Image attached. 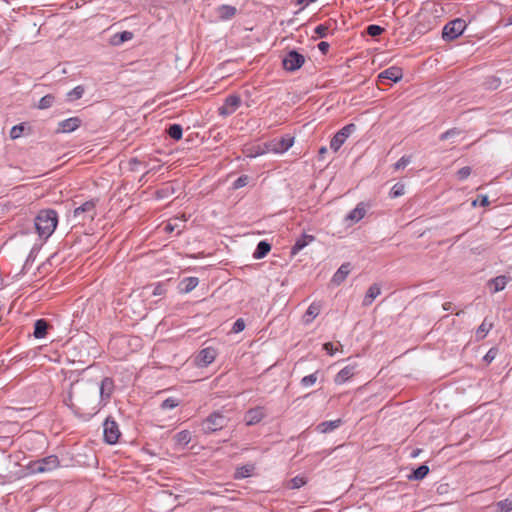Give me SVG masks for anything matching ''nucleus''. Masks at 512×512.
Here are the masks:
<instances>
[{
    "mask_svg": "<svg viewBox=\"0 0 512 512\" xmlns=\"http://www.w3.org/2000/svg\"><path fill=\"white\" fill-rule=\"evenodd\" d=\"M113 392L114 382L109 377L100 382L82 378L71 384L66 404L76 416L89 420L107 404Z\"/></svg>",
    "mask_w": 512,
    "mask_h": 512,
    "instance_id": "1",
    "label": "nucleus"
},
{
    "mask_svg": "<svg viewBox=\"0 0 512 512\" xmlns=\"http://www.w3.org/2000/svg\"><path fill=\"white\" fill-rule=\"evenodd\" d=\"M58 223L57 213L54 210H42L34 220L35 229L38 235L43 238H49L55 231Z\"/></svg>",
    "mask_w": 512,
    "mask_h": 512,
    "instance_id": "2",
    "label": "nucleus"
},
{
    "mask_svg": "<svg viewBox=\"0 0 512 512\" xmlns=\"http://www.w3.org/2000/svg\"><path fill=\"white\" fill-rule=\"evenodd\" d=\"M294 143V138L289 135L266 140L258 144V157L268 153L282 154L286 152Z\"/></svg>",
    "mask_w": 512,
    "mask_h": 512,
    "instance_id": "3",
    "label": "nucleus"
},
{
    "mask_svg": "<svg viewBox=\"0 0 512 512\" xmlns=\"http://www.w3.org/2000/svg\"><path fill=\"white\" fill-rule=\"evenodd\" d=\"M59 465L60 462L58 457L55 455H50L40 460L31 462L28 465V470L33 474L47 473L55 470L57 467H59Z\"/></svg>",
    "mask_w": 512,
    "mask_h": 512,
    "instance_id": "4",
    "label": "nucleus"
},
{
    "mask_svg": "<svg viewBox=\"0 0 512 512\" xmlns=\"http://www.w3.org/2000/svg\"><path fill=\"white\" fill-rule=\"evenodd\" d=\"M96 216L95 202L87 201L73 212V220L78 224H85L92 221Z\"/></svg>",
    "mask_w": 512,
    "mask_h": 512,
    "instance_id": "5",
    "label": "nucleus"
},
{
    "mask_svg": "<svg viewBox=\"0 0 512 512\" xmlns=\"http://www.w3.org/2000/svg\"><path fill=\"white\" fill-rule=\"evenodd\" d=\"M466 28L464 19L456 18L448 22L442 30V37L446 41H451L461 36Z\"/></svg>",
    "mask_w": 512,
    "mask_h": 512,
    "instance_id": "6",
    "label": "nucleus"
},
{
    "mask_svg": "<svg viewBox=\"0 0 512 512\" xmlns=\"http://www.w3.org/2000/svg\"><path fill=\"white\" fill-rule=\"evenodd\" d=\"M227 424L228 418L224 414L214 412L203 422L202 429L205 433H213L226 427Z\"/></svg>",
    "mask_w": 512,
    "mask_h": 512,
    "instance_id": "7",
    "label": "nucleus"
},
{
    "mask_svg": "<svg viewBox=\"0 0 512 512\" xmlns=\"http://www.w3.org/2000/svg\"><path fill=\"white\" fill-rule=\"evenodd\" d=\"M305 63L304 55L300 54L296 50H290L283 57L282 64L286 71H296L300 69Z\"/></svg>",
    "mask_w": 512,
    "mask_h": 512,
    "instance_id": "8",
    "label": "nucleus"
},
{
    "mask_svg": "<svg viewBox=\"0 0 512 512\" xmlns=\"http://www.w3.org/2000/svg\"><path fill=\"white\" fill-rule=\"evenodd\" d=\"M356 130V125L353 123L345 125L341 128L331 139L330 148L333 151H338L340 147L344 144L346 139Z\"/></svg>",
    "mask_w": 512,
    "mask_h": 512,
    "instance_id": "9",
    "label": "nucleus"
},
{
    "mask_svg": "<svg viewBox=\"0 0 512 512\" xmlns=\"http://www.w3.org/2000/svg\"><path fill=\"white\" fill-rule=\"evenodd\" d=\"M103 428L104 440L108 444H115L120 437L117 423L107 418L103 424Z\"/></svg>",
    "mask_w": 512,
    "mask_h": 512,
    "instance_id": "10",
    "label": "nucleus"
},
{
    "mask_svg": "<svg viewBox=\"0 0 512 512\" xmlns=\"http://www.w3.org/2000/svg\"><path fill=\"white\" fill-rule=\"evenodd\" d=\"M240 105V98L236 95H230L226 98L224 104L219 107V114L226 117L233 114Z\"/></svg>",
    "mask_w": 512,
    "mask_h": 512,
    "instance_id": "11",
    "label": "nucleus"
},
{
    "mask_svg": "<svg viewBox=\"0 0 512 512\" xmlns=\"http://www.w3.org/2000/svg\"><path fill=\"white\" fill-rule=\"evenodd\" d=\"M403 77V70L398 66H391L384 71H382L378 75L379 82H382L384 79L391 80L393 82H398Z\"/></svg>",
    "mask_w": 512,
    "mask_h": 512,
    "instance_id": "12",
    "label": "nucleus"
},
{
    "mask_svg": "<svg viewBox=\"0 0 512 512\" xmlns=\"http://www.w3.org/2000/svg\"><path fill=\"white\" fill-rule=\"evenodd\" d=\"M82 121L79 117H71L58 124V133H70L80 127Z\"/></svg>",
    "mask_w": 512,
    "mask_h": 512,
    "instance_id": "13",
    "label": "nucleus"
},
{
    "mask_svg": "<svg viewBox=\"0 0 512 512\" xmlns=\"http://www.w3.org/2000/svg\"><path fill=\"white\" fill-rule=\"evenodd\" d=\"M215 357H216L215 349L208 347V348L202 349L199 352V354L196 358V363L198 366L206 367L215 360Z\"/></svg>",
    "mask_w": 512,
    "mask_h": 512,
    "instance_id": "14",
    "label": "nucleus"
},
{
    "mask_svg": "<svg viewBox=\"0 0 512 512\" xmlns=\"http://www.w3.org/2000/svg\"><path fill=\"white\" fill-rule=\"evenodd\" d=\"M356 368H357L356 364H349V365L345 366L335 376V379H334L335 383L336 384H343L346 381H348L356 373Z\"/></svg>",
    "mask_w": 512,
    "mask_h": 512,
    "instance_id": "15",
    "label": "nucleus"
},
{
    "mask_svg": "<svg viewBox=\"0 0 512 512\" xmlns=\"http://www.w3.org/2000/svg\"><path fill=\"white\" fill-rule=\"evenodd\" d=\"M351 271L350 263H343L339 269L334 273L332 277V283L335 285H340L346 277L349 275Z\"/></svg>",
    "mask_w": 512,
    "mask_h": 512,
    "instance_id": "16",
    "label": "nucleus"
},
{
    "mask_svg": "<svg viewBox=\"0 0 512 512\" xmlns=\"http://www.w3.org/2000/svg\"><path fill=\"white\" fill-rule=\"evenodd\" d=\"M365 214V204L363 202H360L352 211L348 213V215L346 216V220L356 223L360 221L362 218H364Z\"/></svg>",
    "mask_w": 512,
    "mask_h": 512,
    "instance_id": "17",
    "label": "nucleus"
},
{
    "mask_svg": "<svg viewBox=\"0 0 512 512\" xmlns=\"http://www.w3.org/2000/svg\"><path fill=\"white\" fill-rule=\"evenodd\" d=\"M315 237L308 234H302L295 242L291 249V254L295 255L299 251H301L304 247H306L309 243L314 241Z\"/></svg>",
    "mask_w": 512,
    "mask_h": 512,
    "instance_id": "18",
    "label": "nucleus"
},
{
    "mask_svg": "<svg viewBox=\"0 0 512 512\" xmlns=\"http://www.w3.org/2000/svg\"><path fill=\"white\" fill-rule=\"evenodd\" d=\"M380 293H381V288L378 284L371 285L368 288V290L364 296L362 305L370 306L372 304V302L380 295Z\"/></svg>",
    "mask_w": 512,
    "mask_h": 512,
    "instance_id": "19",
    "label": "nucleus"
},
{
    "mask_svg": "<svg viewBox=\"0 0 512 512\" xmlns=\"http://www.w3.org/2000/svg\"><path fill=\"white\" fill-rule=\"evenodd\" d=\"M342 423L341 419L331 420V421H323L317 425V431L320 433H329L333 430L337 429Z\"/></svg>",
    "mask_w": 512,
    "mask_h": 512,
    "instance_id": "20",
    "label": "nucleus"
},
{
    "mask_svg": "<svg viewBox=\"0 0 512 512\" xmlns=\"http://www.w3.org/2000/svg\"><path fill=\"white\" fill-rule=\"evenodd\" d=\"M320 313V305L317 303H312L306 310L303 321L305 324L311 323Z\"/></svg>",
    "mask_w": 512,
    "mask_h": 512,
    "instance_id": "21",
    "label": "nucleus"
},
{
    "mask_svg": "<svg viewBox=\"0 0 512 512\" xmlns=\"http://www.w3.org/2000/svg\"><path fill=\"white\" fill-rule=\"evenodd\" d=\"M236 14V8L230 5H222L217 8L218 18L221 20H228Z\"/></svg>",
    "mask_w": 512,
    "mask_h": 512,
    "instance_id": "22",
    "label": "nucleus"
},
{
    "mask_svg": "<svg viewBox=\"0 0 512 512\" xmlns=\"http://www.w3.org/2000/svg\"><path fill=\"white\" fill-rule=\"evenodd\" d=\"M198 283L199 280L196 277L185 278L180 283V291L182 293H189L197 287Z\"/></svg>",
    "mask_w": 512,
    "mask_h": 512,
    "instance_id": "23",
    "label": "nucleus"
},
{
    "mask_svg": "<svg viewBox=\"0 0 512 512\" xmlns=\"http://www.w3.org/2000/svg\"><path fill=\"white\" fill-rule=\"evenodd\" d=\"M133 38V33L132 32H129V31H123L121 33H117L115 34L111 40H110V43L112 45H115V46H118V45H121L122 43L126 42V41H129Z\"/></svg>",
    "mask_w": 512,
    "mask_h": 512,
    "instance_id": "24",
    "label": "nucleus"
},
{
    "mask_svg": "<svg viewBox=\"0 0 512 512\" xmlns=\"http://www.w3.org/2000/svg\"><path fill=\"white\" fill-rule=\"evenodd\" d=\"M47 329H48V323L43 320V319H39L35 322V326H34V336L36 338H43L45 337L46 333H47Z\"/></svg>",
    "mask_w": 512,
    "mask_h": 512,
    "instance_id": "25",
    "label": "nucleus"
},
{
    "mask_svg": "<svg viewBox=\"0 0 512 512\" xmlns=\"http://www.w3.org/2000/svg\"><path fill=\"white\" fill-rule=\"evenodd\" d=\"M493 324L489 322L487 318L483 320L481 325L478 327L476 331V337L478 340L484 339L487 333L492 329Z\"/></svg>",
    "mask_w": 512,
    "mask_h": 512,
    "instance_id": "26",
    "label": "nucleus"
},
{
    "mask_svg": "<svg viewBox=\"0 0 512 512\" xmlns=\"http://www.w3.org/2000/svg\"><path fill=\"white\" fill-rule=\"evenodd\" d=\"M507 282L508 277L501 275L490 280L489 284L494 286L493 292H499L505 288Z\"/></svg>",
    "mask_w": 512,
    "mask_h": 512,
    "instance_id": "27",
    "label": "nucleus"
},
{
    "mask_svg": "<svg viewBox=\"0 0 512 512\" xmlns=\"http://www.w3.org/2000/svg\"><path fill=\"white\" fill-rule=\"evenodd\" d=\"M429 473V467L425 464L420 465L408 477L410 480H422Z\"/></svg>",
    "mask_w": 512,
    "mask_h": 512,
    "instance_id": "28",
    "label": "nucleus"
},
{
    "mask_svg": "<svg viewBox=\"0 0 512 512\" xmlns=\"http://www.w3.org/2000/svg\"><path fill=\"white\" fill-rule=\"evenodd\" d=\"M306 484V479L303 476L297 475L293 477L287 484L289 489H299Z\"/></svg>",
    "mask_w": 512,
    "mask_h": 512,
    "instance_id": "29",
    "label": "nucleus"
},
{
    "mask_svg": "<svg viewBox=\"0 0 512 512\" xmlns=\"http://www.w3.org/2000/svg\"><path fill=\"white\" fill-rule=\"evenodd\" d=\"M271 250V244L266 241L258 242V259L264 258Z\"/></svg>",
    "mask_w": 512,
    "mask_h": 512,
    "instance_id": "30",
    "label": "nucleus"
},
{
    "mask_svg": "<svg viewBox=\"0 0 512 512\" xmlns=\"http://www.w3.org/2000/svg\"><path fill=\"white\" fill-rule=\"evenodd\" d=\"M512 511V499H504L496 503V512Z\"/></svg>",
    "mask_w": 512,
    "mask_h": 512,
    "instance_id": "31",
    "label": "nucleus"
},
{
    "mask_svg": "<svg viewBox=\"0 0 512 512\" xmlns=\"http://www.w3.org/2000/svg\"><path fill=\"white\" fill-rule=\"evenodd\" d=\"M404 193H405V185L401 182H397L391 188L389 195L391 198H397V197L404 195Z\"/></svg>",
    "mask_w": 512,
    "mask_h": 512,
    "instance_id": "32",
    "label": "nucleus"
},
{
    "mask_svg": "<svg viewBox=\"0 0 512 512\" xmlns=\"http://www.w3.org/2000/svg\"><path fill=\"white\" fill-rule=\"evenodd\" d=\"M186 221V219H179L174 218L172 221H170L164 228V230L168 233H171L175 230H178L177 233H180L179 227L180 223Z\"/></svg>",
    "mask_w": 512,
    "mask_h": 512,
    "instance_id": "33",
    "label": "nucleus"
},
{
    "mask_svg": "<svg viewBox=\"0 0 512 512\" xmlns=\"http://www.w3.org/2000/svg\"><path fill=\"white\" fill-rule=\"evenodd\" d=\"M169 136L174 140H179L182 137V127L178 124H173L168 129Z\"/></svg>",
    "mask_w": 512,
    "mask_h": 512,
    "instance_id": "34",
    "label": "nucleus"
},
{
    "mask_svg": "<svg viewBox=\"0 0 512 512\" xmlns=\"http://www.w3.org/2000/svg\"><path fill=\"white\" fill-rule=\"evenodd\" d=\"M254 467L252 465L243 466L237 469L235 473L236 478H245L252 475Z\"/></svg>",
    "mask_w": 512,
    "mask_h": 512,
    "instance_id": "35",
    "label": "nucleus"
},
{
    "mask_svg": "<svg viewBox=\"0 0 512 512\" xmlns=\"http://www.w3.org/2000/svg\"><path fill=\"white\" fill-rule=\"evenodd\" d=\"M317 375H318V371L303 377L300 382L301 385L303 387H310V386L314 385L318 379Z\"/></svg>",
    "mask_w": 512,
    "mask_h": 512,
    "instance_id": "36",
    "label": "nucleus"
},
{
    "mask_svg": "<svg viewBox=\"0 0 512 512\" xmlns=\"http://www.w3.org/2000/svg\"><path fill=\"white\" fill-rule=\"evenodd\" d=\"M84 87L82 85H79V86H76L74 89H72L69 93H68V97L70 100H78L80 99L83 94H84Z\"/></svg>",
    "mask_w": 512,
    "mask_h": 512,
    "instance_id": "37",
    "label": "nucleus"
},
{
    "mask_svg": "<svg viewBox=\"0 0 512 512\" xmlns=\"http://www.w3.org/2000/svg\"><path fill=\"white\" fill-rule=\"evenodd\" d=\"M25 130L24 124H18L11 128L10 130V138L15 140L22 136Z\"/></svg>",
    "mask_w": 512,
    "mask_h": 512,
    "instance_id": "38",
    "label": "nucleus"
},
{
    "mask_svg": "<svg viewBox=\"0 0 512 512\" xmlns=\"http://www.w3.org/2000/svg\"><path fill=\"white\" fill-rule=\"evenodd\" d=\"M366 32L368 35L372 37H376L381 35L384 32V28L379 25L371 24L366 28Z\"/></svg>",
    "mask_w": 512,
    "mask_h": 512,
    "instance_id": "39",
    "label": "nucleus"
},
{
    "mask_svg": "<svg viewBox=\"0 0 512 512\" xmlns=\"http://www.w3.org/2000/svg\"><path fill=\"white\" fill-rule=\"evenodd\" d=\"M462 133V130L458 129V128H451L447 131H445L444 133H442L440 136H439V139L441 141H444V140H447L451 137H454V136H457V135H460Z\"/></svg>",
    "mask_w": 512,
    "mask_h": 512,
    "instance_id": "40",
    "label": "nucleus"
},
{
    "mask_svg": "<svg viewBox=\"0 0 512 512\" xmlns=\"http://www.w3.org/2000/svg\"><path fill=\"white\" fill-rule=\"evenodd\" d=\"M53 102L54 97L52 95H45L40 99L38 107L40 109H47L52 106Z\"/></svg>",
    "mask_w": 512,
    "mask_h": 512,
    "instance_id": "41",
    "label": "nucleus"
},
{
    "mask_svg": "<svg viewBox=\"0 0 512 512\" xmlns=\"http://www.w3.org/2000/svg\"><path fill=\"white\" fill-rule=\"evenodd\" d=\"M411 162V156L404 155L402 156L395 164V170L404 169Z\"/></svg>",
    "mask_w": 512,
    "mask_h": 512,
    "instance_id": "42",
    "label": "nucleus"
},
{
    "mask_svg": "<svg viewBox=\"0 0 512 512\" xmlns=\"http://www.w3.org/2000/svg\"><path fill=\"white\" fill-rule=\"evenodd\" d=\"M177 441L181 444H188L191 440V434L189 431H181L176 436Z\"/></svg>",
    "mask_w": 512,
    "mask_h": 512,
    "instance_id": "43",
    "label": "nucleus"
},
{
    "mask_svg": "<svg viewBox=\"0 0 512 512\" xmlns=\"http://www.w3.org/2000/svg\"><path fill=\"white\" fill-rule=\"evenodd\" d=\"M497 354H498V349L496 347H492L485 354V356L483 357V360L487 364H490L496 358Z\"/></svg>",
    "mask_w": 512,
    "mask_h": 512,
    "instance_id": "44",
    "label": "nucleus"
},
{
    "mask_svg": "<svg viewBox=\"0 0 512 512\" xmlns=\"http://www.w3.org/2000/svg\"><path fill=\"white\" fill-rule=\"evenodd\" d=\"M179 405V402L175 398H167L161 404L163 409H173Z\"/></svg>",
    "mask_w": 512,
    "mask_h": 512,
    "instance_id": "45",
    "label": "nucleus"
},
{
    "mask_svg": "<svg viewBox=\"0 0 512 512\" xmlns=\"http://www.w3.org/2000/svg\"><path fill=\"white\" fill-rule=\"evenodd\" d=\"M248 180H249L248 176H246V175L240 176V177H239V178L234 182V184H233V188H234V189H239V188H242V187L246 186V185H247V183H248Z\"/></svg>",
    "mask_w": 512,
    "mask_h": 512,
    "instance_id": "46",
    "label": "nucleus"
},
{
    "mask_svg": "<svg viewBox=\"0 0 512 512\" xmlns=\"http://www.w3.org/2000/svg\"><path fill=\"white\" fill-rule=\"evenodd\" d=\"M470 174H471V168L468 166L462 167L461 169H459L457 171V176H458V179H460V180H464V179L468 178Z\"/></svg>",
    "mask_w": 512,
    "mask_h": 512,
    "instance_id": "47",
    "label": "nucleus"
},
{
    "mask_svg": "<svg viewBox=\"0 0 512 512\" xmlns=\"http://www.w3.org/2000/svg\"><path fill=\"white\" fill-rule=\"evenodd\" d=\"M244 329H245V322L243 319L239 318L234 323V325L232 327V332L239 333V332L243 331Z\"/></svg>",
    "mask_w": 512,
    "mask_h": 512,
    "instance_id": "48",
    "label": "nucleus"
},
{
    "mask_svg": "<svg viewBox=\"0 0 512 512\" xmlns=\"http://www.w3.org/2000/svg\"><path fill=\"white\" fill-rule=\"evenodd\" d=\"M489 203H490V202H489L488 197H487L486 195H481V196H479V200H478V199H476V200H474V201L472 202V206H473V207H476V206L479 204L480 206L485 207V206H488V205H489Z\"/></svg>",
    "mask_w": 512,
    "mask_h": 512,
    "instance_id": "49",
    "label": "nucleus"
},
{
    "mask_svg": "<svg viewBox=\"0 0 512 512\" xmlns=\"http://www.w3.org/2000/svg\"><path fill=\"white\" fill-rule=\"evenodd\" d=\"M314 31L320 38H324L328 34V27L323 24H320L316 26Z\"/></svg>",
    "mask_w": 512,
    "mask_h": 512,
    "instance_id": "50",
    "label": "nucleus"
},
{
    "mask_svg": "<svg viewBox=\"0 0 512 512\" xmlns=\"http://www.w3.org/2000/svg\"><path fill=\"white\" fill-rule=\"evenodd\" d=\"M501 84V81L499 78L496 77H490L487 81V85L491 89H497Z\"/></svg>",
    "mask_w": 512,
    "mask_h": 512,
    "instance_id": "51",
    "label": "nucleus"
},
{
    "mask_svg": "<svg viewBox=\"0 0 512 512\" xmlns=\"http://www.w3.org/2000/svg\"><path fill=\"white\" fill-rule=\"evenodd\" d=\"M330 44L325 41H321L318 44V49L322 52V54H326L329 51Z\"/></svg>",
    "mask_w": 512,
    "mask_h": 512,
    "instance_id": "52",
    "label": "nucleus"
},
{
    "mask_svg": "<svg viewBox=\"0 0 512 512\" xmlns=\"http://www.w3.org/2000/svg\"><path fill=\"white\" fill-rule=\"evenodd\" d=\"M323 349L329 354L333 355L335 353V349L333 347V344L331 342H327L323 344Z\"/></svg>",
    "mask_w": 512,
    "mask_h": 512,
    "instance_id": "53",
    "label": "nucleus"
},
{
    "mask_svg": "<svg viewBox=\"0 0 512 512\" xmlns=\"http://www.w3.org/2000/svg\"><path fill=\"white\" fill-rule=\"evenodd\" d=\"M442 307L445 311H452L454 309V304L452 302H445Z\"/></svg>",
    "mask_w": 512,
    "mask_h": 512,
    "instance_id": "54",
    "label": "nucleus"
},
{
    "mask_svg": "<svg viewBox=\"0 0 512 512\" xmlns=\"http://www.w3.org/2000/svg\"><path fill=\"white\" fill-rule=\"evenodd\" d=\"M163 287L161 285H157L154 289V295H161L163 293Z\"/></svg>",
    "mask_w": 512,
    "mask_h": 512,
    "instance_id": "55",
    "label": "nucleus"
},
{
    "mask_svg": "<svg viewBox=\"0 0 512 512\" xmlns=\"http://www.w3.org/2000/svg\"><path fill=\"white\" fill-rule=\"evenodd\" d=\"M309 3H310V2H309V0H297V1H296V4H297V5H303V4H305L304 6H306V5H307V4H309Z\"/></svg>",
    "mask_w": 512,
    "mask_h": 512,
    "instance_id": "56",
    "label": "nucleus"
},
{
    "mask_svg": "<svg viewBox=\"0 0 512 512\" xmlns=\"http://www.w3.org/2000/svg\"><path fill=\"white\" fill-rule=\"evenodd\" d=\"M325 151H326V148H325V147H322V148L320 149V152H321V153H325Z\"/></svg>",
    "mask_w": 512,
    "mask_h": 512,
    "instance_id": "57",
    "label": "nucleus"
},
{
    "mask_svg": "<svg viewBox=\"0 0 512 512\" xmlns=\"http://www.w3.org/2000/svg\"><path fill=\"white\" fill-rule=\"evenodd\" d=\"M511 23H512V21H511Z\"/></svg>",
    "mask_w": 512,
    "mask_h": 512,
    "instance_id": "58",
    "label": "nucleus"
}]
</instances>
